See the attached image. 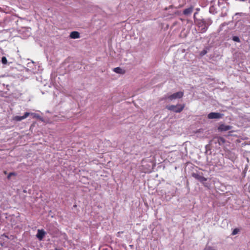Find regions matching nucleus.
Wrapping results in <instances>:
<instances>
[{
  "label": "nucleus",
  "mask_w": 250,
  "mask_h": 250,
  "mask_svg": "<svg viewBox=\"0 0 250 250\" xmlns=\"http://www.w3.org/2000/svg\"><path fill=\"white\" fill-rule=\"evenodd\" d=\"M185 106V104H177L176 105H167L166 108L169 111H173L175 113H180L181 112H182L183 111Z\"/></svg>",
  "instance_id": "1"
},
{
  "label": "nucleus",
  "mask_w": 250,
  "mask_h": 250,
  "mask_svg": "<svg viewBox=\"0 0 250 250\" xmlns=\"http://www.w3.org/2000/svg\"><path fill=\"white\" fill-rule=\"evenodd\" d=\"M183 95H184V92H182V91H179V92H177L175 93H173L167 97H165L163 98L162 99H168L169 100L172 101V100H173L174 99H180L183 96Z\"/></svg>",
  "instance_id": "2"
},
{
  "label": "nucleus",
  "mask_w": 250,
  "mask_h": 250,
  "mask_svg": "<svg viewBox=\"0 0 250 250\" xmlns=\"http://www.w3.org/2000/svg\"><path fill=\"white\" fill-rule=\"evenodd\" d=\"M223 116V114H221L220 113L217 112H211L209 113L208 115V119H220L222 118Z\"/></svg>",
  "instance_id": "3"
},
{
  "label": "nucleus",
  "mask_w": 250,
  "mask_h": 250,
  "mask_svg": "<svg viewBox=\"0 0 250 250\" xmlns=\"http://www.w3.org/2000/svg\"><path fill=\"white\" fill-rule=\"evenodd\" d=\"M192 177H193L196 179L199 180L201 182H203L206 181L207 179L204 176L196 173H193L192 174Z\"/></svg>",
  "instance_id": "4"
},
{
  "label": "nucleus",
  "mask_w": 250,
  "mask_h": 250,
  "mask_svg": "<svg viewBox=\"0 0 250 250\" xmlns=\"http://www.w3.org/2000/svg\"><path fill=\"white\" fill-rule=\"evenodd\" d=\"M231 126L229 125H225L224 124L220 125L218 127V129L221 131H228L231 129Z\"/></svg>",
  "instance_id": "5"
},
{
  "label": "nucleus",
  "mask_w": 250,
  "mask_h": 250,
  "mask_svg": "<svg viewBox=\"0 0 250 250\" xmlns=\"http://www.w3.org/2000/svg\"><path fill=\"white\" fill-rule=\"evenodd\" d=\"M45 233L43 229H38L36 236L39 240H42L45 236Z\"/></svg>",
  "instance_id": "6"
},
{
  "label": "nucleus",
  "mask_w": 250,
  "mask_h": 250,
  "mask_svg": "<svg viewBox=\"0 0 250 250\" xmlns=\"http://www.w3.org/2000/svg\"><path fill=\"white\" fill-rule=\"evenodd\" d=\"M213 141H215V143H218L219 146L223 145L226 142L224 138L220 136L214 138Z\"/></svg>",
  "instance_id": "7"
},
{
  "label": "nucleus",
  "mask_w": 250,
  "mask_h": 250,
  "mask_svg": "<svg viewBox=\"0 0 250 250\" xmlns=\"http://www.w3.org/2000/svg\"><path fill=\"white\" fill-rule=\"evenodd\" d=\"M30 114V113L29 112H26L23 116H16L14 118V119L17 121H20L26 117H27Z\"/></svg>",
  "instance_id": "8"
},
{
  "label": "nucleus",
  "mask_w": 250,
  "mask_h": 250,
  "mask_svg": "<svg viewBox=\"0 0 250 250\" xmlns=\"http://www.w3.org/2000/svg\"><path fill=\"white\" fill-rule=\"evenodd\" d=\"M70 37L71 39H78L80 38V33L77 31H73L70 33Z\"/></svg>",
  "instance_id": "9"
},
{
  "label": "nucleus",
  "mask_w": 250,
  "mask_h": 250,
  "mask_svg": "<svg viewBox=\"0 0 250 250\" xmlns=\"http://www.w3.org/2000/svg\"><path fill=\"white\" fill-rule=\"evenodd\" d=\"M113 71L118 74H124L125 71L119 67L114 68Z\"/></svg>",
  "instance_id": "10"
},
{
  "label": "nucleus",
  "mask_w": 250,
  "mask_h": 250,
  "mask_svg": "<svg viewBox=\"0 0 250 250\" xmlns=\"http://www.w3.org/2000/svg\"><path fill=\"white\" fill-rule=\"evenodd\" d=\"M192 11H193V7L191 6L188 8L185 9L183 11V14L185 15H188L190 14L192 12Z\"/></svg>",
  "instance_id": "11"
},
{
  "label": "nucleus",
  "mask_w": 250,
  "mask_h": 250,
  "mask_svg": "<svg viewBox=\"0 0 250 250\" xmlns=\"http://www.w3.org/2000/svg\"><path fill=\"white\" fill-rule=\"evenodd\" d=\"M208 47L204 48L202 51L200 52V55L201 57H202V56H204L205 55H206L208 52Z\"/></svg>",
  "instance_id": "12"
},
{
  "label": "nucleus",
  "mask_w": 250,
  "mask_h": 250,
  "mask_svg": "<svg viewBox=\"0 0 250 250\" xmlns=\"http://www.w3.org/2000/svg\"><path fill=\"white\" fill-rule=\"evenodd\" d=\"M32 118H37L38 119H39L41 121H43L42 118L39 115H37L36 113H32Z\"/></svg>",
  "instance_id": "13"
},
{
  "label": "nucleus",
  "mask_w": 250,
  "mask_h": 250,
  "mask_svg": "<svg viewBox=\"0 0 250 250\" xmlns=\"http://www.w3.org/2000/svg\"><path fill=\"white\" fill-rule=\"evenodd\" d=\"M239 231V229L238 228H236V229H234L232 231V235H235L237 234Z\"/></svg>",
  "instance_id": "14"
},
{
  "label": "nucleus",
  "mask_w": 250,
  "mask_h": 250,
  "mask_svg": "<svg viewBox=\"0 0 250 250\" xmlns=\"http://www.w3.org/2000/svg\"><path fill=\"white\" fill-rule=\"evenodd\" d=\"M232 40L234 42H240V39L237 36H233L232 37Z\"/></svg>",
  "instance_id": "15"
},
{
  "label": "nucleus",
  "mask_w": 250,
  "mask_h": 250,
  "mask_svg": "<svg viewBox=\"0 0 250 250\" xmlns=\"http://www.w3.org/2000/svg\"><path fill=\"white\" fill-rule=\"evenodd\" d=\"M204 250H216L212 247L207 246L205 248Z\"/></svg>",
  "instance_id": "16"
},
{
  "label": "nucleus",
  "mask_w": 250,
  "mask_h": 250,
  "mask_svg": "<svg viewBox=\"0 0 250 250\" xmlns=\"http://www.w3.org/2000/svg\"><path fill=\"white\" fill-rule=\"evenodd\" d=\"M1 62L3 64H6L7 63V61L5 57H2Z\"/></svg>",
  "instance_id": "17"
},
{
  "label": "nucleus",
  "mask_w": 250,
  "mask_h": 250,
  "mask_svg": "<svg viewBox=\"0 0 250 250\" xmlns=\"http://www.w3.org/2000/svg\"><path fill=\"white\" fill-rule=\"evenodd\" d=\"M207 29H208V27L206 26V25H205L204 28L201 29L202 32H206L207 31Z\"/></svg>",
  "instance_id": "18"
},
{
  "label": "nucleus",
  "mask_w": 250,
  "mask_h": 250,
  "mask_svg": "<svg viewBox=\"0 0 250 250\" xmlns=\"http://www.w3.org/2000/svg\"><path fill=\"white\" fill-rule=\"evenodd\" d=\"M14 175V173H13V172H11V173H10L8 174V176H7V178L9 179L10 178L11 176L12 175Z\"/></svg>",
  "instance_id": "19"
},
{
  "label": "nucleus",
  "mask_w": 250,
  "mask_h": 250,
  "mask_svg": "<svg viewBox=\"0 0 250 250\" xmlns=\"http://www.w3.org/2000/svg\"><path fill=\"white\" fill-rule=\"evenodd\" d=\"M120 233H123V231H122V232H119L118 233V234H119Z\"/></svg>",
  "instance_id": "20"
}]
</instances>
